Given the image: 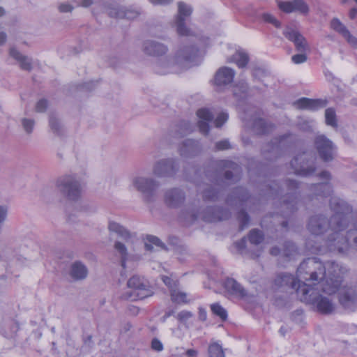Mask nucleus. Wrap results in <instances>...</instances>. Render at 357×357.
Instances as JSON below:
<instances>
[{"label": "nucleus", "mask_w": 357, "mask_h": 357, "mask_svg": "<svg viewBox=\"0 0 357 357\" xmlns=\"http://www.w3.org/2000/svg\"><path fill=\"white\" fill-rule=\"evenodd\" d=\"M225 288L228 294L243 298L246 296V291L245 289L234 279L227 278L225 282Z\"/></svg>", "instance_id": "28"}, {"label": "nucleus", "mask_w": 357, "mask_h": 357, "mask_svg": "<svg viewBox=\"0 0 357 357\" xmlns=\"http://www.w3.org/2000/svg\"><path fill=\"white\" fill-rule=\"evenodd\" d=\"M228 119V114L225 112L220 113L215 120V125L217 128L221 127Z\"/></svg>", "instance_id": "51"}, {"label": "nucleus", "mask_w": 357, "mask_h": 357, "mask_svg": "<svg viewBox=\"0 0 357 357\" xmlns=\"http://www.w3.org/2000/svg\"><path fill=\"white\" fill-rule=\"evenodd\" d=\"M153 6H167L171 3L173 0H149Z\"/></svg>", "instance_id": "62"}, {"label": "nucleus", "mask_w": 357, "mask_h": 357, "mask_svg": "<svg viewBox=\"0 0 357 357\" xmlns=\"http://www.w3.org/2000/svg\"><path fill=\"white\" fill-rule=\"evenodd\" d=\"M178 170V165L173 158L161 159L153 166V174L159 178L174 176Z\"/></svg>", "instance_id": "13"}, {"label": "nucleus", "mask_w": 357, "mask_h": 357, "mask_svg": "<svg viewBox=\"0 0 357 357\" xmlns=\"http://www.w3.org/2000/svg\"><path fill=\"white\" fill-rule=\"evenodd\" d=\"M253 129L257 134H264L269 131L266 123L262 119L255 120L253 123Z\"/></svg>", "instance_id": "42"}, {"label": "nucleus", "mask_w": 357, "mask_h": 357, "mask_svg": "<svg viewBox=\"0 0 357 357\" xmlns=\"http://www.w3.org/2000/svg\"><path fill=\"white\" fill-rule=\"evenodd\" d=\"M278 6L282 11L286 13L296 12L303 15H307L310 13V6L305 0L279 1Z\"/></svg>", "instance_id": "14"}, {"label": "nucleus", "mask_w": 357, "mask_h": 357, "mask_svg": "<svg viewBox=\"0 0 357 357\" xmlns=\"http://www.w3.org/2000/svg\"><path fill=\"white\" fill-rule=\"evenodd\" d=\"M230 213L220 207H208L204 213H199L195 206H187L180 213V220L186 226L192 224L198 219L206 222H216L227 220Z\"/></svg>", "instance_id": "6"}, {"label": "nucleus", "mask_w": 357, "mask_h": 357, "mask_svg": "<svg viewBox=\"0 0 357 357\" xmlns=\"http://www.w3.org/2000/svg\"><path fill=\"white\" fill-rule=\"evenodd\" d=\"M315 158L307 152L297 155L291 161V166L297 175L308 176L312 175L315 169Z\"/></svg>", "instance_id": "9"}, {"label": "nucleus", "mask_w": 357, "mask_h": 357, "mask_svg": "<svg viewBox=\"0 0 357 357\" xmlns=\"http://www.w3.org/2000/svg\"><path fill=\"white\" fill-rule=\"evenodd\" d=\"M142 52L151 56L160 57L167 53L169 48L167 45L155 40H146L142 45Z\"/></svg>", "instance_id": "15"}, {"label": "nucleus", "mask_w": 357, "mask_h": 357, "mask_svg": "<svg viewBox=\"0 0 357 357\" xmlns=\"http://www.w3.org/2000/svg\"><path fill=\"white\" fill-rule=\"evenodd\" d=\"M21 123L26 133L31 134L33 132L35 124L33 119L24 118L21 120Z\"/></svg>", "instance_id": "47"}, {"label": "nucleus", "mask_w": 357, "mask_h": 357, "mask_svg": "<svg viewBox=\"0 0 357 357\" xmlns=\"http://www.w3.org/2000/svg\"><path fill=\"white\" fill-rule=\"evenodd\" d=\"M235 72L228 67H222L216 73L215 82L218 86L227 85L232 82Z\"/></svg>", "instance_id": "22"}, {"label": "nucleus", "mask_w": 357, "mask_h": 357, "mask_svg": "<svg viewBox=\"0 0 357 357\" xmlns=\"http://www.w3.org/2000/svg\"><path fill=\"white\" fill-rule=\"evenodd\" d=\"M286 185L289 190H294L298 188V183L293 180L287 181Z\"/></svg>", "instance_id": "63"}, {"label": "nucleus", "mask_w": 357, "mask_h": 357, "mask_svg": "<svg viewBox=\"0 0 357 357\" xmlns=\"http://www.w3.org/2000/svg\"><path fill=\"white\" fill-rule=\"evenodd\" d=\"M161 278L163 282L170 289V291L174 289V287H176V282L169 277L162 275Z\"/></svg>", "instance_id": "58"}, {"label": "nucleus", "mask_w": 357, "mask_h": 357, "mask_svg": "<svg viewBox=\"0 0 357 357\" xmlns=\"http://www.w3.org/2000/svg\"><path fill=\"white\" fill-rule=\"evenodd\" d=\"M108 229L111 233L116 234L119 237L124 240L126 243H129L134 237V235L126 228L114 221L109 222Z\"/></svg>", "instance_id": "25"}, {"label": "nucleus", "mask_w": 357, "mask_h": 357, "mask_svg": "<svg viewBox=\"0 0 357 357\" xmlns=\"http://www.w3.org/2000/svg\"><path fill=\"white\" fill-rule=\"evenodd\" d=\"M332 270L328 269V276L321 283V291L327 294L337 292L340 305L347 310L354 312L357 309V282H344L340 275L341 270L334 263H328Z\"/></svg>", "instance_id": "2"}, {"label": "nucleus", "mask_w": 357, "mask_h": 357, "mask_svg": "<svg viewBox=\"0 0 357 357\" xmlns=\"http://www.w3.org/2000/svg\"><path fill=\"white\" fill-rule=\"evenodd\" d=\"M248 198V192L244 188H237L232 192V195L227 198V203L231 206H242Z\"/></svg>", "instance_id": "26"}, {"label": "nucleus", "mask_w": 357, "mask_h": 357, "mask_svg": "<svg viewBox=\"0 0 357 357\" xmlns=\"http://www.w3.org/2000/svg\"><path fill=\"white\" fill-rule=\"evenodd\" d=\"M275 285L278 288L284 290L294 289L297 293V288L299 286L307 284L306 283L301 284L297 282L291 274L282 273L277 275L274 281Z\"/></svg>", "instance_id": "17"}, {"label": "nucleus", "mask_w": 357, "mask_h": 357, "mask_svg": "<svg viewBox=\"0 0 357 357\" xmlns=\"http://www.w3.org/2000/svg\"><path fill=\"white\" fill-rule=\"evenodd\" d=\"M314 146L319 157L324 162L333 160L336 155V146L324 135H318L314 140Z\"/></svg>", "instance_id": "12"}, {"label": "nucleus", "mask_w": 357, "mask_h": 357, "mask_svg": "<svg viewBox=\"0 0 357 357\" xmlns=\"http://www.w3.org/2000/svg\"><path fill=\"white\" fill-rule=\"evenodd\" d=\"M197 151V142L192 139L185 140L180 149L179 152L181 155L183 157H190L194 155Z\"/></svg>", "instance_id": "33"}, {"label": "nucleus", "mask_w": 357, "mask_h": 357, "mask_svg": "<svg viewBox=\"0 0 357 357\" xmlns=\"http://www.w3.org/2000/svg\"><path fill=\"white\" fill-rule=\"evenodd\" d=\"M199 54V50L194 46H183L178 50L174 56H168L160 60L155 70L160 74L177 73L179 70L195 65Z\"/></svg>", "instance_id": "3"}, {"label": "nucleus", "mask_w": 357, "mask_h": 357, "mask_svg": "<svg viewBox=\"0 0 357 357\" xmlns=\"http://www.w3.org/2000/svg\"><path fill=\"white\" fill-rule=\"evenodd\" d=\"M73 9V6L69 3H61L58 6V10L61 13H71Z\"/></svg>", "instance_id": "54"}, {"label": "nucleus", "mask_w": 357, "mask_h": 357, "mask_svg": "<svg viewBox=\"0 0 357 357\" xmlns=\"http://www.w3.org/2000/svg\"><path fill=\"white\" fill-rule=\"evenodd\" d=\"M211 311L215 315L220 317L222 320L227 317V311L218 303H214L211 305Z\"/></svg>", "instance_id": "45"}, {"label": "nucleus", "mask_w": 357, "mask_h": 357, "mask_svg": "<svg viewBox=\"0 0 357 357\" xmlns=\"http://www.w3.org/2000/svg\"><path fill=\"white\" fill-rule=\"evenodd\" d=\"M179 131L181 135L190 133L192 131L190 124L188 122H183L180 126Z\"/></svg>", "instance_id": "57"}, {"label": "nucleus", "mask_w": 357, "mask_h": 357, "mask_svg": "<svg viewBox=\"0 0 357 357\" xmlns=\"http://www.w3.org/2000/svg\"><path fill=\"white\" fill-rule=\"evenodd\" d=\"M331 252H335L340 254L346 253L351 248L357 251V231H347L344 234V231L340 232V238H333L331 239Z\"/></svg>", "instance_id": "10"}, {"label": "nucleus", "mask_w": 357, "mask_h": 357, "mask_svg": "<svg viewBox=\"0 0 357 357\" xmlns=\"http://www.w3.org/2000/svg\"><path fill=\"white\" fill-rule=\"evenodd\" d=\"M307 284L299 286L297 288V296L298 298L307 303L312 304L314 309L322 314H331L335 312L336 305L328 297L320 294L315 295L314 291L318 290Z\"/></svg>", "instance_id": "5"}, {"label": "nucleus", "mask_w": 357, "mask_h": 357, "mask_svg": "<svg viewBox=\"0 0 357 357\" xmlns=\"http://www.w3.org/2000/svg\"><path fill=\"white\" fill-rule=\"evenodd\" d=\"M219 166L226 169L225 173V179L226 181L233 180L238 181L239 179L240 167L231 161L221 160L219 162Z\"/></svg>", "instance_id": "23"}, {"label": "nucleus", "mask_w": 357, "mask_h": 357, "mask_svg": "<svg viewBox=\"0 0 357 357\" xmlns=\"http://www.w3.org/2000/svg\"><path fill=\"white\" fill-rule=\"evenodd\" d=\"M297 248L294 243L290 241H287L284 243L282 251V254L284 257L291 259L292 257L297 255Z\"/></svg>", "instance_id": "38"}, {"label": "nucleus", "mask_w": 357, "mask_h": 357, "mask_svg": "<svg viewBox=\"0 0 357 357\" xmlns=\"http://www.w3.org/2000/svg\"><path fill=\"white\" fill-rule=\"evenodd\" d=\"M291 61L295 64L303 63L307 61V56L304 53L301 52V54L292 56Z\"/></svg>", "instance_id": "53"}, {"label": "nucleus", "mask_w": 357, "mask_h": 357, "mask_svg": "<svg viewBox=\"0 0 357 357\" xmlns=\"http://www.w3.org/2000/svg\"><path fill=\"white\" fill-rule=\"evenodd\" d=\"M185 199V193L179 188L167 190L164 196L165 204L171 208L180 206L184 202Z\"/></svg>", "instance_id": "19"}, {"label": "nucleus", "mask_w": 357, "mask_h": 357, "mask_svg": "<svg viewBox=\"0 0 357 357\" xmlns=\"http://www.w3.org/2000/svg\"><path fill=\"white\" fill-rule=\"evenodd\" d=\"M218 197V192L213 188H207L203 192V198L205 200L215 201Z\"/></svg>", "instance_id": "46"}, {"label": "nucleus", "mask_w": 357, "mask_h": 357, "mask_svg": "<svg viewBox=\"0 0 357 357\" xmlns=\"http://www.w3.org/2000/svg\"><path fill=\"white\" fill-rule=\"evenodd\" d=\"M297 203V196L296 194L291 192L288 193L282 198V203L281 204L282 215H287L293 213L296 209Z\"/></svg>", "instance_id": "27"}, {"label": "nucleus", "mask_w": 357, "mask_h": 357, "mask_svg": "<svg viewBox=\"0 0 357 357\" xmlns=\"http://www.w3.org/2000/svg\"><path fill=\"white\" fill-rule=\"evenodd\" d=\"M248 91V85L245 82L240 83L234 88V94L236 96L242 97Z\"/></svg>", "instance_id": "48"}, {"label": "nucleus", "mask_w": 357, "mask_h": 357, "mask_svg": "<svg viewBox=\"0 0 357 357\" xmlns=\"http://www.w3.org/2000/svg\"><path fill=\"white\" fill-rule=\"evenodd\" d=\"M264 21L269 22L272 24H273L275 27H280V22L275 18L274 16L269 13H264L262 16Z\"/></svg>", "instance_id": "49"}, {"label": "nucleus", "mask_w": 357, "mask_h": 357, "mask_svg": "<svg viewBox=\"0 0 357 357\" xmlns=\"http://www.w3.org/2000/svg\"><path fill=\"white\" fill-rule=\"evenodd\" d=\"M229 61L236 63L239 68H243L248 64L249 56L246 52L243 50H238L233 54Z\"/></svg>", "instance_id": "35"}, {"label": "nucleus", "mask_w": 357, "mask_h": 357, "mask_svg": "<svg viewBox=\"0 0 357 357\" xmlns=\"http://www.w3.org/2000/svg\"><path fill=\"white\" fill-rule=\"evenodd\" d=\"M175 25L176 32L179 36H189L192 35V31L185 26L184 20H175Z\"/></svg>", "instance_id": "41"}, {"label": "nucleus", "mask_w": 357, "mask_h": 357, "mask_svg": "<svg viewBox=\"0 0 357 357\" xmlns=\"http://www.w3.org/2000/svg\"><path fill=\"white\" fill-rule=\"evenodd\" d=\"M47 107V102L46 100L42 99L40 100L36 106V110L38 112H43Z\"/></svg>", "instance_id": "59"}, {"label": "nucleus", "mask_w": 357, "mask_h": 357, "mask_svg": "<svg viewBox=\"0 0 357 357\" xmlns=\"http://www.w3.org/2000/svg\"><path fill=\"white\" fill-rule=\"evenodd\" d=\"M56 185L58 190L69 199L75 200L80 197L81 184L74 176H61L57 179Z\"/></svg>", "instance_id": "8"}, {"label": "nucleus", "mask_w": 357, "mask_h": 357, "mask_svg": "<svg viewBox=\"0 0 357 357\" xmlns=\"http://www.w3.org/2000/svg\"><path fill=\"white\" fill-rule=\"evenodd\" d=\"M326 123L333 127H337L335 112L333 109L328 108L325 112Z\"/></svg>", "instance_id": "44"}, {"label": "nucleus", "mask_w": 357, "mask_h": 357, "mask_svg": "<svg viewBox=\"0 0 357 357\" xmlns=\"http://www.w3.org/2000/svg\"><path fill=\"white\" fill-rule=\"evenodd\" d=\"M10 56L18 61L20 68L24 70L30 71L32 68V63L31 59L22 55L15 47L10 49Z\"/></svg>", "instance_id": "29"}, {"label": "nucleus", "mask_w": 357, "mask_h": 357, "mask_svg": "<svg viewBox=\"0 0 357 357\" xmlns=\"http://www.w3.org/2000/svg\"><path fill=\"white\" fill-rule=\"evenodd\" d=\"M151 349L158 352L162 351L163 350V344L160 340L155 337L151 341Z\"/></svg>", "instance_id": "55"}, {"label": "nucleus", "mask_w": 357, "mask_h": 357, "mask_svg": "<svg viewBox=\"0 0 357 357\" xmlns=\"http://www.w3.org/2000/svg\"><path fill=\"white\" fill-rule=\"evenodd\" d=\"M88 274L87 268L80 261H75L70 266V275L76 280H83Z\"/></svg>", "instance_id": "30"}, {"label": "nucleus", "mask_w": 357, "mask_h": 357, "mask_svg": "<svg viewBox=\"0 0 357 357\" xmlns=\"http://www.w3.org/2000/svg\"><path fill=\"white\" fill-rule=\"evenodd\" d=\"M208 354L210 357H225L222 346L217 342L209 345Z\"/></svg>", "instance_id": "40"}, {"label": "nucleus", "mask_w": 357, "mask_h": 357, "mask_svg": "<svg viewBox=\"0 0 357 357\" xmlns=\"http://www.w3.org/2000/svg\"><path fill=\"white\" fill-rule=\"evenodd\" d=\"M50 127L52 131L56 135H61L63 133V127L59 120L54 115L50 116L49 120Z\"/></svg>", "instance_id": "39"}, {"label": "nucleus", "mask_w": 357, "mask_h": 357, "mask_svg": "<svg viewBox=\"0 0 357 357\" xmlns=\"http://www.w3.org/2000/svg\"><path fill=\"white\" fill-rule=\"evenodd\" d=\"M192 316L189 311L183 310L177 314V319L181 321H185Z\"/></svg>", "instance_id": "60"}, {"label": "nucleus", "mask_w": 357, "mask_h": 357, "mask_svg": "<svg viewBox=\"0 0 357 357\" xmlns=\"http://www.w3.org/2000/svg\"><path fill=\"white\" fill-rule=\"evenodd\" d=\"M74 1L77 3V6L84 8H89L96 3V0H74Z\"/></svg>", "instance_id": "52"}, {"label": "nucleus", "mask_w": 357, "mask_h": 357, "mask_svg": "<svg viewBox=\"0 0 357 357\" xmlns=\"http://www.w3.org/2000/svg\"><path fill=\"white\" fill-rule=\"evenodd\" d=\"M238 219L241 222V229H243L245 227L249 222V216L248 215L243 211H241L238 213Z\"/></svg>", "instance_id": "50"}, {"label": "nucleus", "mask_w": 357, "mask_h": 357, "mask_svg": "<svg viewBox=\"0 0 357 357\" xmlns=\"http://www.w3.org/2000/svg\"><path fill=\"white\" fill-rule=\"evenodd\" d=\"M248 238L254 245L259 244L264 239L262 232L259 229H252L250 231Z\"/></svg>", "instance_id": "43"}, {"label": "nucleus", "mask_w": 357, "mask_h": 357, "mask_svg": "<svg viewBox=\"0 0 357 357\" xmlns=\"http://www.w3.org/2000/svg\"><path fill=\"white\" fill-rule=\"evenodd\" d=\"M331 27L340 34L351 46L357 49V38L351 34L346 26L338 18H333L331 21Z\"/></svg>", "instance_id": "18"}, {"label": "nucleus", "mask_w": 357, "mask_h": 357, "mask_svg": "<svg viewBox=\"0 0 357 357\" xmlns=\"http://www.w3.org/2000/svg\"><path fill=\"white\" fill-rule=\"evenodd\" d=\"M197 115L199 118L198 127L199 131L204 135L208 134V123L213 120V114L208 109L202 108L197 112Z\"/></svg>", "instance_id": "21"}, {"label": "nucleus", "mask_w": 357, "mask_h": 357, "mask_svg": "<svg viewBox=\"0 0 357 357\" xmlns=\"http://www.w3.org/2000/svg\"><path fill=\"white\" fill-rule=\"evenodd\" d=\"M319 177L326 181L317 184H314L311 186L312 190L315 191V196L327 197L331 195L332 192V186L328 182L331 179V174L328 171H323L320 174Z\"/></svg>", "instance_id": "20"}, {"label": "nucleus", "mask_w": 357, "mask_h": 357, "mask_svg": "<svg viewBox=\"0 0 357 357\" xmlns=\"http://www.w3.org/2000/svg\"><path fill=\"white\" fill-rule=\"evenodd\" d=\"M283 34L288 40L294 43L298 52L304 53L310 50L307 40L298 31L291 28H287L284 31Z\"/></svg>", "instance_id": "16"}, {"label": "nucleus", "mask_w": 357, "mask_h": 357, "mask_svg": "<svg viewBox=\"0 0 357 357\" xmlns=\"http://www.w3.org/2000/svg\"><path fill=\"white\" fill-rule=\"evenodd\" d=\"M145 249L147 251L153 252L158 249H164L165 245L160 241V240L154 236H148L146 242L145 243Z\"/></svg>", "instance_id": "34"}, {"label": "nucleus", "mask_w": 357, "mask_h": 357, "mask_svg": "<svg viewBox=\"0 0 357 357\" xmlns=\"http://www.w3.org/2000/svg\"><path fill=\"white\" fill-rule=\"evenodd\" d=\"M215 147L218 150H225L230 148V144L227 140H222L217 142Z\"/></svg>", "instance_id": "61"}, {"label": "nucleus", "mask_w": 357, "mask_h": 357, "mask_svg": "<svg viewBox=\"0 0 357 357\" xmlns=\"http://www.w3.org/2000/svg\"><path fill=\"white\" fill-rule=\"evenodd\" d=\"M297 108L316 110L324 106L321 100H312L307 98H302L298 100L295 103Z\"/></svg>", "instance_id": "31"}, {"label": "nucleus", "mask_w": 357, "mask_h": 357, "mask_svg": "<svg viewBox=\"0 0 357 357\" xmlns=\"http://www.w3.org/2000/svg\"><path fill=\"white\" fill-rule=\"evenodd\" d=\"M298 282L301 280L312 282L310 287L318 286L321 289V283L328 276L326 274L325 265L316 257H311L305 259L298 266L296 271Z\"/></svg>", "instance_id": "4"}, {"label": "nucleus", "mask_w": 357, "mask_h": 357, "mask_svg": "<svg viewBox=\"0 0 357 357\" xmlns=\"http://www.w3.org/2000/svg\"><path fill=\"white\" fill-rule=\"evenodd\" d=\"M8 207L5 205H0V226L6 220L8 215Z\"/></svg>", "instance_id": "56"}, {"label": "nucleus", "mask_w": 357, "mask_h": 357, "mask_svg": "<svg viewBox=\"0 0 357 357\" xmlns=\"http://www.w3.org/2000/svg\"><path fill=\"white\" fill-rule=\"evenodd\" d=\"M330 206L333 212L330 219L319 213L312 215L308 220L307 229L314 236H322L328 230L331 231L324 240L326 249L320 245H312L310 241H307L306 247L312 253H323L326 250L331 251V239L340 238V232L345 231L349 225V215L352 211L351 206L337 197L330 199Z\"/></svg>", "instance_id": "1"}, {"label": "nucleus", "mask_w": 357, "mask_h": 357, "mask_svg": "<svg viewBox=\"0 0 357 357\" xmlns=\"http://www.w3.org/2000/svg\"><path fill=\"white\" fill-rule=\"evenodd\" d=\"M114 248L116 255L120 258L121 266L125 268L126 263L130 258L126 245L119 241L114 242Z\"/></svg>", "instance_id": "32"}, {"label": "nucleus", "mask_w": 357, "mask_h": 357, "mask_svg": "<svg viewBox=\"0 0 357 357\" xmlns=\"http://www.w3.org/2000/svg\"><path fill=\"white\" fill-rule=\"evenodd\" d=\"M171 299L172 302L178 304H184L188 302L186 293L176 289L171 290Z\"/></svg>", "instance_id": "37"}, {"label": "nucleus", "mask_w": 357, "mask_h": 357, "mask_svg": "<svg viewBox=\"0 0 357 357\" xmlns=\"http://www.w3.org/2000/svg\"><path fill=\"white\" fill-rule=\"evenodd\" d=\"M192 8L183 2L178 3V15L176 17L175 20H184L185 18L189 17L192 13Z\"/></svg>", "instance_id": "36"}, {"label": "nucleus", "mask_w": 357, "mask_h": 357, "mask_svg": "<svg viewBox=\"0 0 357 357\" xmlns=\"http://www.w3.org/2000/svg\"><path fill=\"white\" fill-rule=\"evenodd\" d=\"M132 185L140 192L144 198L150 202L153 199L155 191L159 187V182L151 177L137 176L132 180Z\"/></svg>", "instance_id": "11"}, {"label": "nucleus", "mask_w": 357, "mask_h": 357, "mask_svg": "<svg viewBox=\"0 0 357 357\" xmlns=\"http://www.w3.org/2000/svg\"><path fill=\"white\" fill-rule=\"evenodd\" d=\"M142 11L140 9H136L132 8H112L110 10L109 14L112 17L118 18H126L128 20H134L137 18L141 14Z\"/></svg>", "instance_id": "24"}, {"label": "nucleus", "mask_w": 357, "mask_h": 357, "mask_svg": "<svg viewBox=\"0 0 357 357\" xmlns=\"http://www.w3.org/2000/svg\"><path fill=\"white\" fill-rule=\"evenodd\" d=\"M127 285L128 289L121 295V298L129 301L144 299L153 295V292L146 280L138 275L130 278Z\"/></svg>", "instance_id": "7"}, {"label": "nucleus", "mask_w": 357, "mask_h": 357, "mask_svg": "<svg viewBox=\"0 0 357 357\" xmlns=\"http://www.w3.org/2000/svg\"><path fill=\"white\" fill-rule=\"evenodd\" d=\"M279 187L277 183H274L273 185L270 186L268 194L271 195L279 194Z\"/></svg>", "instance_id": "64"}]
</instances>
